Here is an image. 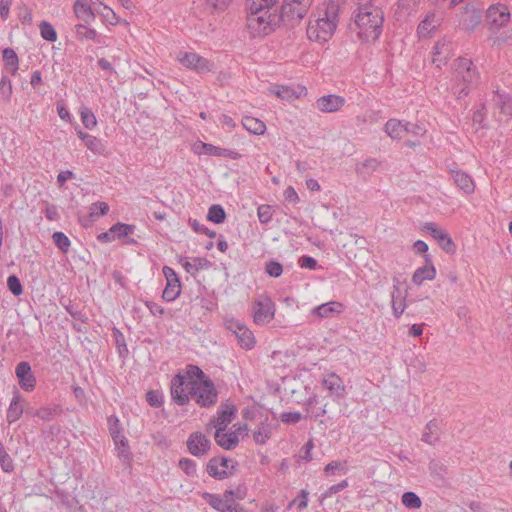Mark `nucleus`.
I'll use <instances>...</instances> for the list:
<instances>
[{
	"label": "nucleus",
	"instance_id": "38",
	"mask_svg": "<svg viewBox=\"0 0 512 512\" xmlns=\"http://www.w3.org/2000/svg\"><path fill=\"white\" fill-rule=\"evenodd\" d=\"M136 229L135 225L132 224H125L118 222L111 226V232H114L115 239H124L128 237L129 235L133 234Z\"/></svg>",
	"mask_w": 512,
	"mask_h": 512
},
{
	"label": "nucleus",
	"instance_id": "11",
	"mask_svg": "<svg viewBox=\"0 0 512 512\" xmlns=\"http://www.w3.org/2000/svg\"><path fill=\"white\" fill-rule=\"evenodd\" d=\"M423 230L428 232L439 244V246L448 254L456 252V245L450 235L443 229L437 226L434 222H426Z\"/></svg>",
	"mask_w": 512,
	"mask_h": 512
},
{
	"label": "nucleus",
	"instance_id": "39",
	"mask_svg": "<svg viewBox=\"0 0 512 512\" xmlns=\"http://www.w3.org/2000/svg\"><path fill=\"white\" fill-rule=\"evenodd\" d=\"M226 213L223 207L219 204H213L210 206L207 213V220L215 224H221L225 221Z\"/></svg>",
	"mask_w": 512,
	"mask_h": 512
},
{
	"label": "nucleus",
	"instance_id": "47",
	"mask_svg": "<svg viewBox=\"0 0 512 512\" xmlns=\"http://www.w3.org/2000/svg\"><path fill=\"white\" fill-rule=\"evenodd\" d=\"M109 211V205L106 202L97 201L90 206V218L95 221L100 216L106 215Z\"/></svg>",
	"mask_w": 512,
	"mask_h": 512
},
{
	"label": "nucleus",
	"instance_id": "58",
	"mask_svg": "<svg viewBox=\"0 0 512 512\" xmlns=\"http://www.w3.org/2000/svg\"><path fill=\"white\" fill-rule=\"evenodd\" d=\"M259 221L263 224L268 223L272 219L271 207L269 205H261L257 210Z\"/></svg>",
	"mask_w": 512,
	"mask_h": 512
},
{
	"label": "nucleus",
	"instance_id": "26",
	"mask_svg": "<svg viewBox=\"0 0 512 512\" xmlns=\"http://www.w3.org/2000/svg\"><path fill=\"white\" fill-rule=\"evenodd\" d=\"M405 122L392 118L384 125L385 133L393 140H401L405 135Z\"/></svg>",
	"mask_w": 512,
	"mask_h": 512
},
{
	"label": "nucleus",
	"instance_id": "25",
	"mask_svg": "<svg viewBox=\"0 0 512 512\" xmlns=\"http://www.w3.org/2000/svg\"><path fill=\"white\" fill-rule=\"evenodd\" d=\"M455 185L465 194H472L475 190V184L472 177L463 171H452Z\"/></svg>",
	"mask_w": 512,
	"mask_h": 512
},
{
	"label": "nucleus",
	"instance_id": "2",
	"mask_svg": "<svg viewBox=\"0 0 512 512\" xmlns=\"http://www.w3.org/2000/svg\"><path fill=\"white\" fill-rule=\"evenodd\" d=\"M346 0H328L324 15L314 22L309 21L307 37L318 43L327 42L335 33L339 22V14Z\"/></svg>",
	"mask_w": 512,
	"mask_h": 512
},
{
	"label": "nucleus",
	"instance_id": "30",
	"mask_svg": "<svg viewBox=\"0 0 512 512\" xmlns=\"http://www.w3.org/2000/svg\"><path fill=\"white\" fill-rule=\"evenodd\" d=\"M63 412L62 407L58 404L48 405L36 409L34 415L44 421H51L55 417L61 415Z\"/></svg>",
	"mask_w": 512,
	"mask_h": 512
},
{
	"label": "nucleus",
	"instance_id": "52",
	"mask_svg": "<svg viewBox=\"0 0 512 512\" xmlns=\"http://www.w3.org/2000/svg\"><path fill=\"white\" fill-rule=\"evenodd\" d=\"M265 272L274 278H278L283 273V267L278 261L270 260L265 264Z\"/></svg>",
	"mask_w": 512,
	"mask_h": 512
},
{
	"label": "nucleus",
	"instance_id": "6",
	"mask_svg": "<svg viewBox=\"0 0 512 512\" xmlns=\"http://www.w3.org/2000/svg\"><path fill=\"white\" fill-rule=\"evenodd\" d=\"M457 77H461L463 86L457 91L458 97L462 95L466 96L469 93V85L474 84L477 81L478 73L476 68L470 59L459 58L456 68Z\"/></svg>",
	"mask_w": 512,
	"mask_h": 512
},
{
	"label": "nucleus",
	"instance_id": "27",
	"mask_svg": "<svg viewBox=\"0 0 512 512\" xmlns=\"http://www.w3.org/2000/svg\"><path fill=\"white\" fill-rule=\"evenodd\" d=\"M441 435V429L437 420H431L425 426L421 440L429 445L436 444Z\"/></svg>",
	"mask_w": 512,
	"mask_h": 512
},
{
	"label": "nucleus",
	"instance_id": "45",
	"mask_svg": "<svg viewBox=\"0 0 512 512\" xmlns=\"http://www.w3.org/2000/svg\"><path fill=\"white\" fill-rule=\"evenodd\" d=\"M39 28L41 37L46 41L55 42L57 40V32L49 22L42 21Z\"/></svg>",
	"mask_w": 512,
	"mask_h": 512
},
{
	"label": "nucleus",
	"instance_id": "56",
	"mask_svg": "<svg viewBox=\"0 0 512 512\" xmlns=\"http://www.w3.org/2000/svg\"><path fill=\"white\" fill-rule=\"evenodd\" d=\"M186 376L189 379H193L196 381H203L206 379H210L208 376H206V374L198 366H195V365H189L187 367V375Z\"/></svg>",
	"mask_w": 512,
	"mask_h": 512
},
{
	"label": "nucleus",
	"instance_id": "13",
	"mask_svg": "<svg viewBox=\"0 0 512 512\" xmlns=\"http://www.w3.org/2000/svg\"><path fill=\"white\" fill-rule=\"evenodd\" d=\"M163 274L166 278L167 284L162 293V298L167 302H172L177 299L181 293V282L174 269L164 266Z\"/></svg>",
	"mask_w": 512,
	"mask_h": 512
},
{
	"label": "nucleus",
	"instance_id": "37",
	"mask_svg": "<svg viewBox=\"0 0 512 512\" xmlns=\"http://www.w3.org/2000/svg\"><path fill=\"white\" fill-rule=\"evenodd\" d=\"M271 437L270 425L266 422H261L258 428L253 433L254 441L257 444L263 445Z\"/></svg>",
	"mask_w": 512,
	"mask_h": 512
},
{
	"label": "nucleus",
	"instance_id": "17",
	"mask_svg": "<svg viewBox=\"0 0 512 512\" xmlns=\"http://www.w3.org/2000/svg\"><path fill=\"white\" fill-rule=\"evenodd\" d=\"M482 10L472 4H467L460 15V25L467 31H474L481 23Z\"/></svg>",
	"mask_w": 512,
	"mask_h": 512
},
{
	"label": "nucleus",
	"instance_id": "44",
	"mask_svg": "<svg viewBox=\"0 0 512 512\" xmlns=\"http://www.w3.org/2000/svg\"><path fill=\"white\" fill-rule=\"evenodd\" d=\"M398 297H400V289L397 286H394V290L392 292V310L393 315L396 318H399L405 310L404 299H402L400 302H397Z\"/></svg>",
	"mask_w": 512,
	"mask_h": 512
},
{
	"label": "nucleus",
	"instance_id": "31",
	"mask_svg": "<svg viewBox=\"0 0 512 512\" xmlns=\"http://www.w3.org/2000/svg\"><path fill=\"white\" fill-rule=\"evenodd\" d=\"M235 411L236 409L234 405L225 404L224 408L218 410L217 412L215 427H223V429H226L227 425L231 423L232 416L234 415Z\"/></svg>",
	"mask_w": 512,
	"mask_h": 512
},
{
	"label": "nucleus",
	"instance_id": "62",
	"mask_svg": "<svg viewBox=\"0 0 512 512\" xmlns=\"http://www.w3.org/2000/svg\"><path fill=\"white\" fill-rule=\"evenodd\" d=\"M298 264L301 268L315 270L317 268V261L311 256L304 255L299 258Z\"/></svg>",
	"mask_w": 512,
	"mask_h": 512
},
{
	"label": "nucleus",
	"instance_id": "9",
	"mask_svg": "<svg viewBox=\"0 0 512 512\" xmlns=\"http://www.w3.org/2000/svg\"><path fill=\"white\" fill-rule=\"evenodd\" d=\"M109 432L118 450V456L124 459L129 456L128 440L122 433L120 421L117 417L108 418Z\"/></svg>",
	"mask_w": 512,
	"mask_h": 512
},
{
	"label": "nucleus",
	"instance_id": "15",
	"mask_svg": "<svg viewBox=\"0 0 512 512\" xmlns=\"http://www.w3.org/2000/svg\"><path fill=\"white\" fill-rule=\"evenodd\" d=\"M186 445L193 456L202 457L210 450L211 441L202 432L196 431L189 435Z\"/></svg>",
	"mask_w": 512,
	"mask_h": 512
},
{
	"label": "nucleus",
	"instance_id": "61",
	"mask_svg": "<svg viewBox=\"0 0 512 512\" xmlns=\"http://www.w3.org/2000/svg\"><path fill=\"white\" fill-rule=\"evenodd\" d=\"M336 471H343V473H346L344 463L339 461H331L324 468V472L327 475H334Z\"/></svg>",
	"mask_w": 512,
	"mask_h": 512
},
{
	"label": "nucleus",
	"instance_id": "21",
	"mask_svg": "<svg viewBox=\"0 0 512 512\" xmlns=\"http://www.w3.org/2000/svg\"><path fill=\"white\" fill-rule=\"evenodd\" d=\"M429 472L437 486H445L447 484L446 475L448 473L447 466L440 460L433 459L429 462Z\"/></svg>",
	"mask_w": 512,
	"mask_h": 512
},
{
	"label": "nucleus",
	"instance_id": "10",
	"mask_svg": "<svg viewBox=\"0 0 512 512\" xmlns=\"http://www.w3.org/2000/svg\"><path fill=\"white\" fill-rule=\"evenodd\" d=\"M178 60L183 66L199 74L209 73L213 69V64L209 60L194 52H185Z\"/></svg>",
	"mask_w": 512,
	"mask_h": 512
},
{
	"label": "nucleus",
	"instance_id": "46",
	"mask_svg": "<svg viewBox=\"0 0 512 512\" xmlns=\"http://www.w3.org/2000/svg\"><path fill=\"white\" fill-rule=\"evenodd\" d=\"M81 121L85 128L92 130L97 125V120L91 109L84 107L80 110Z\"/></svg>",
	"mask_w": 512,
	"mask_h": 512
},
{
	"label": "nucleus",
	"instance_id": "48",
	"mask_svg": "<svg viewBox=\"0 0 512 512\" xmlns=\"http://www.w3.org/2000/svg\"><path fill=\"white\" fill-rule=\"evenodd\" d=\"M84 22L75 26V32L80 39L94 40L97 36L95 29L89 28Z\"/></svg>",
	"mask_w": 512,
	"mask_h": 512
},
{
	"label": "nucleus",
	"instance_id": "4",
	"mask_svg": "<svg viewBox=\"0 0 512 512\" xmlns=\"http://www.w3.org/2000/svg\"><path fill=\"white\" fill-rule=\"evenodd\" d=\"M192 390V400L200 407H211L216 404L218 399V391L211 379L203 381L194 380Z\"/></svg>",
	"mask_w": 512,
	"mask_h": 512
},
{
	"label": "nucleus",
	"instance_id": "28",
	"mask_svg": "<svg viewBox=\"0 0 512 512\" xmlns=\"http://www.w3.org/2000/svg\"><path fill=\"white\" fill-rule=\"evenodd\" d=\"M180 263L185 271L192 275L197 273L199 270L207 269L211 266V262L209 260L201 257L193 258L192 262L188 261L187 258H181Z\"/></svg>",
	"mask_w": 512,
	"mask_h": 512
},
{
	"label": "nucleus",
	"instance_id": "63",
	"mask_svg": "<svg viewBox=\"0 0 512 512\" xmlns=\"http://www.w3.org/2000/svg\"><path fill=\"white\" fill-rule=\"evenodd\" d=\"M101 14L110 24H115L117 22V16L115 12L108 6L104 5Z\"/></svg>",
	"mask_w": 512,
	"mask_h": 512
},
{
	"label": "nucleus",
	"instance_id": "50",
	"mask_svg": "<svg viewBox=\"0 0 512 512\" xmlns=\"http://www.w3.org/2000/svg\"><path fill=\"white\" fill-rule=\"evenodd\" d=\"M146 400L152 407L159 408L163 405V393L158 390H149L146 394Z\"/></svg>",
	"mask_w": 512,
	"mask_h": 512
},
{
	"label": "nucleus",
	"instance_id": "5",
	"mask_svg": "<svg viewBox=\"0 0 512 512\" xmlns=\"http://www.w3.org/2000/svg\"><path fill=\"white\" fill-rule=\"evenodd\" d=\"M194 380L180 373L172 377L170 382V394L174 403L184 406L189 403L192 398V390Z\"/></svg>",
	"mask_w": 512,
	"mask_h": 512
},
{
	"label": "nucleus",
	"instance_id": "3",
	"mask_svg": "<svg viewBox=\"0 0 512 512\" xmlns=\"http://www.w3.org/2000/svg\"><path fill=\"white\" fill-rule=\"evenodd\" d=\"M384 14L382 10L373 5L357 6L354 12V23L358 29V36L364 41H375L382 33Z\"/></svg>",
	"mask_w": 512,
	"mask_h": 512
},
{
	"label": "nucleus",
	"instance_id": "49",
	"mask_svg": "<svg viewBox=\"0 0 512 512\" xmlns=\"http://www.w3.org/2000/svg\"><path fill=\"white\" fill-rule=\"evenodd\" d=\"M83 142L85 146L94 153L101 154L104 151V146L101 140L93 135L89 134V136H86Z\"/></svg>",
	"mask_w": 512,
	"mask_h": 512
},
{
	"label": "nucleus",
	"instance_id": "18",
	"mask_svg": "<svg viewBox=\"0 0 512 512\" xmlns=\"http://www.w3.org/2000/svg\"><path fill=\"white\" fill-rule=\"evenodd\" d=\"M20 387L27 392L32 391L36 385V378L31 371V366L26 361H21L15 368Z\"/></svg>",
	"mask_w": 512,
	"mask_h": 512
},
{
	"label": "nucleus",
	"instance_id": "8",
	"mask_svg": "<svg viewBox=\"0 0 512 512\" xmlns=\"http://www.w3.org/2000/svg\"><path fill=\"white\" fill-rule=\"evenodd\" d=\"M275 314V304L269 297H263L253 304V318L258 325L269 323Z\"/></svg>",
	"mask_w": 512,
	"mask_h": 512
},
{
	"label": "nucleus",
	"instance_id": "40",
	"mask_svg": "<svg viewBox=\"0 0 512 512\" xmlns=\"http://www.w3.org/2000/svg\"><path fill=\"white\" fill-rule=\"evenodd\" d=\"M439 25V19L437 16L432 13L426 16V18L419 24L418 32L419 34L430 33L435 30Z\"/></svg>",
	"mask_w": 512,
	"mask_h": 512
},
{
	"label": "nucleus",
	"instance_id": "12",
	"mask_svg": "<svg viewBox=\"0 0 512 512\" xmlns=\"http://www.w3.org/2000/svg\"><path fill=\"white\" fill-rule=\"evenodd\" d=\"M227 329L236 337L241 348L250 350L255 346L256 340L251 330L239 321L231 320L227 323Z\"/></svg>",
	"mask_w": 512,
	"mask_h": 512
},
{
	"label": "nucleus",
	"instance_id": "51",
	"mask_svg": "<svg viewBox=\"0 0 512 512\" xmlns=\"http://www.w3.org/2000/svg\"><path fill=\"white\" fill-rule=\"evenodd\" d=\"M433 50L435 56L444 55L446 58H449L451 53V43L446 39L439 40L436 42Z\"/></svg>",
	"mask_w": 512,
	"mask_h": 512
},
{
	"label": "nucleus",
	"instance_id": "35",
	"mask_svg": "<svg viewBox=\"0 0 512 512\" xmlns=\"http://www.w3.org/2000/svg\"><path fill=\"white\" fill-rule=\"evenodd\" d=\"M242 125L247 131L255 135H262L266 130V125L263 121L250 116L243 118Z\"/></svg>",
	"mask_w": 512,
	"mask_h": 512
},
{
	"label": "nucleus",
	"instance_id": "1",
	"mask_svg": "<svg viewBox=\"0 0 512 512\" xmlns=\"http://www.w3.org/2000/svg\"><path fill=\"white\" fill-rule=\"evenodd\" d=\"M313 0H284L279 13L277 0H246L247 27L253 37L269 34L281 23L294 25L308 12Z\"/></svg>",
	"mask_w": 512,
	"mask_h": 512
},
{
	"label": "nucleus",
	"instance_id": "54",
	"mask_svg": "<svg viewBox=\"0 0 512 512\" xmlns=\"http://www.w3.org/2000/svg\"><path fill=\"white\" fill-rule=\"evenodd\" d=\"M179 467L188 476H195L197 472L196 462L189 458H182L179 461Z\"/></svg>",
	"mask_w": 512,
	"mask_h": 512
},
{
	"label": "nucleus",
	"instance_id": "60",
	"mask_svg": "<svg viewBox=\"0 0 512 512\" xmlns=\"http://www.w3.org/2000/svg\"><path fill=\"white\" fill-rule=\"evenodd\" d=\"M231 2L232 0H207L208 6H210L214 12L225 11Z\"/></svg>",
	"mask_w": 512,
	"mask_h": 512
},
{
	"label": "nucleus",
	"instance_id": "29",
	"mask_svg": "<svg viewBox=\"0 0 512 512\" xmlns=\"http://www.w3.org/2000/svg\"><path fill=\"white\" fill-rule=\"evenodd\" d=\"M304 87H298L297 90L289 87V86H276L271 89V93L276 95L278 98L282 100L291 101L293 99L298 98L301 93L304 91Z\"/></svg>",
	"mask_w": 512,
	"mask_h": 512
},
{
	"label": "nucleus",
	"instance_id": "53",
	"mask_svg": "<svg viewBox=\"0 0 512 512\" xmlns=\"http://www.w3.org/2000/svg\"><path fill=\"white\" fill-rule=\"evenodd\" d=\"M7 286L14 296H20L23 293V287L16 275H10L7 279Z\"/></svg>",
	"mask_w": 512,
	"mask_h": 512
},
{
	"label": "nucleus",
	"instance_id": "36",
	"mask_svg": "<svg viewBox=\"0 0 512 512\" xmlns=\"http://www.w3.org/2000/svg\"><path fill=\"white\" fill-rule=\"evenodd\" d=\"M193 151L199 155L205 154V155L218 156V157H222V154L225 153L224 148L217 147L212 144L204 143V142L196 143L193 147Z\"/></svg>",
	"mask_w": 512,
	"mask_h": 512
},
{
	"label": "nucleus",
	"instance_id": "64",
	"mask_svg": "<svg viewBox=\"0 0 512 512\" xmlns=\"http://www.w3.org/2000/svg\"><path fill=\"white\" fill-rule=\"evenodd\" d=\"M224 511L221 512H246L243 507L237 504L235 501H228L224 504Z\"/></svg>",
	"mask_w": 512,
	"mask_h": 512
},
{
	"label": "nucleus",
	"instance_id": "32",
	"mask_svg": "<svg viewBox=\"0 0 512 512\" xmlns=\"http://www.w3.org/2000/svg\"><path fill=\"white\" fill-rule=\"evenodd\" d=\"M22 414H23V407L20 403V395L17 392L13 396V398L10 402L9 408L7 410V414H6L7 421L9 423H13V422L17 421L21 417Z\"/></svg>",
	"mask_w": 512,
	"mask_h": 512
},
{
	"label": "nucleus",
	"instance_id": "55",
	"mask_svg": "<svg viewBox=\"0 0 512 512\" xmlns=\"http://www.w3.org/2000/svg\"><path fill=\"white\" fill-rule=\"evenodd\" d=\"M0 95L4 100H9L12 95V84L7 76L0 78Z\"/></svg>",
	"mask_w": 512,
	"mask_h": 512
},
{
	"label": "nucleus",
	"instance_id": "14",
	"mask_svg": "<svg viewBox=\"0 0 512 512\" xmlns=\"http://www.w3.org/2000/svg\"><path fill=\"white\" fill-rule=\"evenodd\" d=\"M486 20L492 29L502 28L510 20V12L504 4L491 5L486 13Z\"/></svg>",
	"mask_w": 512,
	"mask_h": 512
},
{
	"label": "nucleus",
	"instance_id": "43",
	"mask_svg": "<svg viewBox=\"0 0 512 512\" xmlns=\"http://www.w3.org/2000/svg\"><path fill=\"white\" fill-rule=\"evenodd\" d=\"M55 246L63 253L68 252L71 242L69 238L60 231L54 232L52 235Z\"/></svg>",
	"mask_w": 512,
	"mask_h": 512
},
{
	"label": "nucleus",
	"instance_id": "22",
	"mask_svg": "<svg viewBox=\"0 0 512 512\" xmlns=\"http://www.w3.org/2000/svg\"><path fill=\"white\" fill-rule=\"evenodd\" d=\"M75 16L85 24H90L95 19V12L88 0H76L73 6Z\"/></svg>",
	"mask_w": 512,
	"mask_h": 512
},
{
	"label": "nucleus",
	"instance_id": "59",
	"mask_svg": "<svg viewBox=\"0 0 512 512\" xmlns=\"http://www.w3.org/2000/svg\"><path fill=\"white\" fill-rule=\"evenodd\" d=\"M302 419L299 412H283L280 415V420L286 424H296Z\"/></svg>",
	"mask_w": 512,
	"mask_h": 512
},
{
	"label": "nucleus",
	"instance_id": "16",
	"mask_svg": "<svg viewBox=\"0 0 512 512\" xmlns=\"http://www.w3.org/2000/svg\"><path fill=\"white\" fill-rule=\"evenodd\" d=\"M321 383L329 391L333 401L338 402L347 394L342 378L335 373H329L324 376Z\"/></svg>",
	"mask_w": 512,
	"mask_h": 512
},
{
	"label": "nucleus",
	"instance_id": "20",
	"mask_svg": "<svg viewBox=\"0 0 512 512\" xmlns=\"http://www.w3.org/2000/svg\"><path fill=\"white\" fill-rule=\"evenodd\" d=\"M214 438L216 443L226 450L234 449L239 442L237 432H225L223 427H217Z\"/></svg>",
	"mask_w": 512,
	"mask_h": 512
},
{
	"label": "nucleus",
	"instance_id": "57",
	"mask_svg": "<svg viewBox=\"0 0 512 512\" xmlns=\"http://www.w3.org/2000/svg\"><path fill=\"white\" fill-rule=\"evenodd\" d=\"M405 133H410L416 137H422L426 133L423 125L418 123L405 122Z\"/></svg>",
	"mask_w": 512,
	"mask_h": 512
},
{
	"label": "nucleus",
	"instance_id": "23",
	"mask_svg": "<svg viewBox=\"0 0 512 512\" xmlns=\"http://www.w3.org/2000/svg\"><path fill=\"white\" fill-rule=\"evenodd\" d=\"M343 305L337 301L321 304L312 310V314L318 318H330L342 312Z\"/></svg>",
	"mask_w": 512,
	"mask_h": 512
},
{
	"label": "nucleus",
	"instance_id": "34",
	"mask_svg": "<svg viewBox=\"0 0 512 512\" xmlns=\"http://www.w3.org/2000/svg\"><path fill=\"white\" fill-rule=\"evenodd\" d=\"M3 60L5 67L11 75H16L19 68V59L16 52L12 48H5L3 50Z\"/></svg>",
	"mask_w": 512,
	"mask_h": 512
},
{
	"label": "nucleus",
	"instance_id": "33",
	"mask_svg": "<svg viewBox=\"0 0 512 512\" xmlns=\"http://www.w3.org/2000/svg\"><path fill=\"white\" fill-rule=\"evenodd\" d=\"M379 161L375 158L365 159L363 162L357 163L355 171L358 175L366 178L370 176L379 166Z\"/></svg>",
	"mask_w": 512,
	"mask_h": 512
},
{
	"label": "nucleus",
	"instance_id": "7",
	"mask_svg": "<svg viewBox=\"0 0 512 512\" xmlns=\"http://www.w3.org/2000/svg\"><path fill=\"white\" fill-rule=\"evenodd\" d=\"M232 461L226 457H213L211 458L206 467L209 476L217 479L224 480L233 475L235 465H229Z\"/></svg>",
	"mask_w": 512,
	"mask_h": 512
},
{
	"label": "nucleus",
	"instance_id": "41",
	"mask_svg": "<svg viewBox=\"0 0 512 512\" xmlns=\"http://www.w3.org/2000/svg\"><path fill=\"white\" fill-rule=\"evenodd\" d=\"M402 504L408 509H418L422 505L420 497L414 492H405L401 497Z\"/></svg>",
	"mask_w": 512,
	"mask_h": 512
},
{
	"label": "nucleus",
	"instance_id": "19",
	"mask_svg": "<svg viewBox=\"0 0 512 512\" xmlns=\"http://www.w3.org/2000/svg\"><path fill=\"white\" fill-rule=\"evenodd\" d=\"M345 104V99L339 95L329 94L320 97L316 101V108L324 113L338 111Z\"/></svg>",
	"mask_w": 512,
	"mask_h": 512
},
{
	"label": "nucleus",
	"instance_id": "24",
	"mask_svg": "<svg viewBox=\"0 0 512 512\" xmlns=\"http://www.w3.org/2000/svg\"><path fill=\"white\" fill-rule=\"evenodd\" d=\"M425 259L428 265L416 269L412 276V282L416 285H421L424 280H433L436 276L435 267L430 261L429 256L426 255Z\"/></svg>",
	"mask_w": 512,
	"mask_h": 512
},
{
	"label": "nucleus",
	"instance_id": "42",
	"mask_svg": "<svg viewBox=\"0 0 512 512\" xmlns=\"http://www.w3.org/2000/svg\"><path fill=\"white\" fill-rule=\"evenodd\" d=\"M202 498L215 510L219 512L224 511V504L227 500H223L221 495L205 492L203 493Z\"/></svg>",
	"mask_w": 512,
	"mask_h": 512
}]
</instances>
